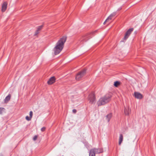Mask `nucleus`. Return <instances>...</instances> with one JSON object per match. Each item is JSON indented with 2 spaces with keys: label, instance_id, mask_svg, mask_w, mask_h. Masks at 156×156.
Here are the masks:
<instances>
[{
  "label": "nucleus",
  "instance_id": "1",
  "mask_svg": "<svg viewBox=\"0 0 156 156\" xmlns=\"http://www.w3.org/2000/svg\"><path fill=\"white\" fill-rule=\"evenodd\" d=\"M66 38V37L63 36L56 43L55 46L53 49L54 53L55 55L59 54L63 49Z\"/></svg>",
  "mask_w": 156,
  "mask_h": 156
},
{
  "label": "nucleus",
  "instance_id": "2",
  "mask_svg": "<svg viewBox=\"0 0 156 156\" xmlns=\"http://www.w3.org/2000/svg\"><path fill=\"white\" fill-rule=\"evenodd\" d=\"M112 97L111 94H107L101 98L97 102L98 106L104 105L108 103L111 100Z\"/></svg>",
  "mask_w": 156,
  "mask_h": 156
},
{
  "label": "nucleus",
  "instance_id": "3",
  "mask_svg": "<svg viewBox=\"0 0 156 156\" xmlns=\"http://www.w3.org/2000/svg\"><path fill=\"white\" fill-rule=\"evenodd\" d=\"M102 152L103 150L101 148H94L90 150L89 156H95V154H99Z\"/></svg>",
  "mask_w": 156,
  "mask_h": 156
},
{
  "label": "nucleus",
  "instance_id": "4",
  "mask_svg": "<svg viewBox=\"0 0 156 156\" xmlns=\"http://www.w3.org/2000/svg\"><path fill=\"white\" fill-rule=\"evenodd\" d=\"M86 73V70L85 69L79 72L76 75V80L78 81L82 80V78L85 75Z\"/></svg>",
  "mask_w": 156,
  "mask_h": 156
},
{
  "label": "nucleus",
  "instance_id": "5",
  "mask_svg": "<svg viewBox=\"0 0 156 156\" xmlns=\"http://www.w3.org/2000/svg\"><path fill=\"white\" fill-rule=\"evenodd\" d=\"M97 31V30H96L93 32L86 34V35L83 37L81 39V41H87L88 39L91 38L92 37L91 36V35H93L94 33L96 32Z\"/></svg>",
  "mask_w": 156,
  "mask_h": 156
},
{
  "label": "nucleus",
  "instance_id": "6",
  "mask_svg": "<svg viewBox=\"0 0 156 156\" xmlns=\"http://www.w3.org/2000/svg\"><path fill=\"white\" fill-rule=\"evenodd\" d=\"M88 100L91 104H95L96 102L95 98L94 93L92 92L89 95Z\"/></svg>",
  "mask_w": 156,
  "mask_h": 156
},
{
  "label": "nucleus",
  "instance_id": "7",
  "mask_svg": "<svg viewBox=\"0 0 156 156\" xmlns=\"http://www.w3.org/2000/svg\"><path fill=\"white\" fill-rule=\"evenodd\" d=\"M133 30V28H131L129 29L126 33L125 36L124 37V39L126 40L129 37L131 33Z\"/></svg>",
  "mask_w": 156,
  "mask_h": 156
},
{
  "label": "nucleus",
  "instance_id": "8",
  "mask_svg": "<svg viewBox=\"0 0 156 156\" xmlns=\"http://www.w3.org/2000/svg\"><path fill=\"white\" fill-rule=\"evenodd\" d=\"M55 78L54 76L51 77L47 82V83L49 85H51L53 83L55 82Z\"/></svg>",
  "mask_w": 156,
  "mask_h": 156
},
{
  "label": "nucleus",
  "instance_id": "9",
  "mask_svg": "<svg viewBox=\"0 0 156 156\" xmlns=\"http://www.w3.org/2000/svg\"><path fill=\"white\" fill-rule=\"evenodd\" d=\"M134 96L136 98L140 99L143 98L142 95L138 92H134Z\"/></svg>",
  "mask_w": 156,
  "mask_h": 156
},
{
  "label": "nucleus",
  "instance_id": "10",
  "mask_svg": "<svg viewBox=\"0 0 156 156\" xmlns=\"http://www.w3.org/2000/svg\"><path fill=\"white\" fill-rule=\"evenodd\" d=\"M7 6V3L6 2H4L2 4V11L4 12L6 10Z\"/></svg>",
  "mask_w": 156,
  "mask_h": 156
},
{
  "label": "nucleus",
  "instance_id": "11",
  "mask_svg": "<svg viewBox=\"0 0 156 156\" xmlns=\"http://www.w3.org/2000/svg\"><path fill=\"white\" fill-rule=\"evenodd\" d=\"M131 110L130 109L129 106H127L125 107L124 109V112L126 115H129L130 112Z\"/></svg>",
  "mask_w": 156,
  "mask_h": 156
},
{
  "label": "nucleus",
  "instance_id": "12",
  "mask_svg": "<svg viewBox=\"0 0 156 156\" xmlns=\"http://www.w3.org/2000/svg\"><path fill=\"white\" fill-rule=\"evenodd\" d=\"M112 113H110L106 116V119L108 122H109L110 119L112 117Z\"/></svg>",
  "mask_w": 156,
  "mask_h": 156
},
{
  "label": "nucleus",
  "instance_id": "13",
  "mask_svg": "<svg viewBox=\"0 0 156 156\" xmlns=\"http://www.w3.org/2000/svg\"><path fill=\"white\" fill-rule=\"evenodd\" d=\"M123 135L122 134H121L119 135V145H120L122 142L123 141Z\"/></svg>",
  "mask_w": 156,
  "mask_h": 156
},
{
  "label": "nucleus",
  "instance_id": "14",
  "mask_svg": "<svg viewBox=\"0 0 156 156\" xmlns=\"http://www.w3.org/2000/svg\"><path fill=\"white\" fill-rule=\"evenodd\" d=\"M11 98V95L10 94L7 96L4 99V101L5 103H6L8 102L10 100Z\"/></svg>",
  "mask_w": 156,
  "mask_h": 156
},
{
  "label": "nucleus",
  "instance_id": "15",
  "mask_svg": "<svg viewBox=\"0 0 156 156\" xmlns=\"http://www.w3.org/2000/svg\"><path fill=\"white\" fill-rule=\"evenodd\" d=\"M116 15L115 12L111 14L108 18L109 20H111L112 19V17Z\"/></svg>",
  "mask_w": 156,
  "mask_h": 156
},
{
  "label": "nucleus",
  "instance_id": "16",
  "mask_svg": "<svg viewBox=\"0 0 156 156\" xmlns=\"http://www.w3.org/2000/svg\"><path fill=\"white\" fill-rule=\"evenodd\" d=\"M120 84V83L118 81H116L114 82V86L116 87H117Z\"/></svg>",
  "mask_w": 156,
  "mask_h": 156
},
{
  "label": "nucleus",
  "instance_id": "17",
  "mask_svg": "<svg viewBox=\"0 0 156 156\" xmlns=\"http://www.w3.org/2000/svg\"><path fill=\"white\" fill-rule=\"evenodd\" d=\"M5 110V108H3L0 107V114H2L3 112Z\"/></svg>",
  "mask_w": 156,
  "mask_h": 156
},
{
  "label": "nucleus",
  "instance_id": "18",
  "mask_svg": "<svg viewBox=\"0 0 156 156\" xmlns=\"http://www.w3.org/2000/svg\"><path fill=\"white\" fill-rule=\"evenodd\" d=\"M43 27V25H42L39 26L38 27L37 30H38L39 31V30H41L42 29Z\"/></svg>",
  "mask_w": 156,
  "mask_h": 156
},
{
  "label": "nucleus",
  "instance_id": "19",
  "mask_svg": "<svg viewBox=\"0 0 156 156\" xmlns=\"http://www.w3.org/2000/svg\"><path fill=\"white\" fill-rule=\"evenodd\" d=\"M31 118H30V117H29V116H26V119L27 121H30V120H31Z\"/></svg>",
  "mask_w": 156,
  "mask_h": 156
},
{
  "label": "nucleus",
  "instance_id": "20",
  "mask_svg": "<svg viewBox=\"0 0 156 156\" xmlns=\"http://www.w3.org/2000/svg\"><path fill=\"white\" fill-rule=\"evenodd\" d=\"M46 128L44 127H43L41 129V130L42 132H44Z\"/></svg>",
  "mask_w": 156,
  "mask_h": 156
},
{
  "label": "nucleus",
  "instance_id": "21",
  "mask_svg": "<svg viewBox=\"0 0 156 156\" xmlns=\"http://www.w3.org/2000/svg\"><path fill=\"white\" fill-rule=\"evenodd\" d=\"M33 115V112L32 111H31L30 112V118H32Z\"/></svg>",
  "mask_w": 156,
  "mask_h": 156
},
{
  "label": "nucleus",
  "instance_id": "22",
  "mask_svg": "<svg viewBox=\"0 0 156 156\" xmlns=\"http://www.w3.org/2000/svg\"><path fill=\"white\" fill-rule=\"evenodd\" d=\"M37 136L36 135H35L33 137V140H37Z\"/></svg>",
  "mask_w": 156,
  "mask_h": 156
},
{
  "label": "nucleus",
  "instance_id": "23",
  "mask_svg": "<svg viewBox=\"0 0 156 156\" xmlns=\"http://www.w3.org/2000/svg\"><path fill=\"white\" fill-rule=\"evenodd\" d=\"M39 30H37L35 32L34 35H37L39 33Z\"/></svg>",
  "mask_w": 156,
  "mask_h": 156
},
{
  "label": "nucleus",
  "instance_id": "24",
  "mask_svg": "<svg viewBox=\"0 0 156 156\" xmlns=\"http://www.w3.org/2000/svg\"><path fill=\"white\" fill-rule=\"evenodd\" d=\"M76 112H77L76 110L75 109H73V113H75Z\"/></svg>",
  "mask_w": 156,
  "mask_h": 156
},
{
  "label": "nucleus",
  "instance_id": "25",
  "mask_svg": "<svg viewBox=\"0 0 156 156\" xmlns=\"http://www.w3.org/2000/svg\"><path fill=\"white\" fill-rule=\"evenodd\" d=\"M109 20L108 19V18H107V19L106 20H105V21L104 22V23H103V24H105V23L106 22H107V21Z\"/></svg>",
  "mask_w": 156,
  "mask_h": 156
},
{
  "label": "nucleus",
  "instance_id": "26",
  "mask_svg": "<svg viewBox=\"0 0 156 156\" xmlns=\"http://www.w3.org/2000/svg\"><path fill=\"white\" fill-rule=\"evenodd\" d=\"M122 8L121 7H120L119 8L118 10V11H119L121 10L122 9Z\"/></svg>",
  "mask_w": 156,
  "mask_h": 156
}]
</instances>
